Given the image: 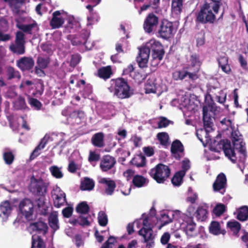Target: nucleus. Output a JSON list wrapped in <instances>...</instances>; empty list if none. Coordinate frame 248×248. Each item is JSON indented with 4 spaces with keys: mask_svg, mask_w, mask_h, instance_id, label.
I'll return each mask as SVG.
<instances>
[{
    "mask_svg": "<svg viewBox=\"0 0 248 248\" xmlns=\"http://www.w3.org/2000/svg\"><path fill=\"white\" fill-rule=\"evenodd\" d=\"M150 52L152 57L151 65L153 67H155L160 63L165 54V50L161 43L154 39H151L145 46L139 49L136 61L140 68L148 67Z\"/></svg>",
    "mask_w": 248,
    "mask_h": 248,
    "instance_id": "1",
    "label": "nucleus"
},
{
    "mask_svg": "<svg viewBox=\"0 0 248 248\" xmlns=\"http://www.w3.org/2000/svg\"><path fill=\"white\" fill-rule=\"evenodd\" d=\"M110 85L108 87L109 91L119 99L128 98L133 94L127 80L123 78L111 79Z\"/></svg>",
    "mask_w": 248,
    "mask_h": 248,
    "instance_id": "2",
    "label": "nucleus"
},
{
    "mask_svg": "<svg viewBox=\"0 0 248 248\" xmlns=\"http://www.w3.org/2000/svg\"><path fill=\"white\" fill-rule=\"evenodd\" d=\"M211 150L219 152L222 150L226 156H227L233 163H235L237 157L234 150L231 147V142L228 140L219 141L214 140L211 143Z\"/></svg>",
    "mask_w": 248,
    "mask_h": 248,
    "instance_id": "3",
    "label": "nucleus"
},
{
    "mask_svg": "<svg viewBox=\"0 0 248 248\" xmlns=\"http://www.w3.org/2000/svg\"><path fill=\"white\" fill-rule=\"evenodd\" d=\"M212 10V8L208 4L203 3L196 15V24H214L216 20L217 14Z\"/></svg>",
    "mask_w": 248,
    "mask_h": 248,
    "instance_id": "4",
    "label": "nucleus"
},
{
    "mask_svg": "<svg viewBox=\"0 0 248 248\" xmlns=\"http://www.w3.org/2000/svg\"><path fill=\"white\" fill-rule=\"evenodd\" d=\"M149 173L157 183L163 184L170 177L171 170L168 166L159 163L151 169Z\"/></svg>",
    "mask_w": 248,
    "mask_h": 248,
    "instance_id": "5",
    "label": "nucleus"
},
{
    "mask_svg": "<svg viewBox=\"0 0 248 248\" xmlns=\"http://www.w3.org/2000/svg\"><path fill=\"white\" fill-rule=\"evenodd\" d=\"M143 227L139 231L138 233L142 236L143 242L146 244V247L151 248L155 246V235L153 234V231L150 227L148 217H145L143 220Z\"/></svg>",
    "mask_w": 248,
    "mask_h": 248,
    "instance_id": "6",
    "label": "nucleus"
},
{
    "mask_svg": "<svg viewBox=\"0 0 248 248\" xmlns=\"http://www.w3.org/2000/svg\"><path fill=\"white\" fill-rule=\"evenodd\" d=\"M48 186V184L45 182L42 178L37 179L32 176L31 178L29 190L34 195L44 196L47 192Z\"/></svg>",
    "mask_w": 248,
    "mask_h": 248,
    "instance_id": "7",
    "label": "nucleus"
},
{
    "mask_svg": "<svg viewBox=\"0 0 248 248\" xmlns=\"http://www.w3.org/2000/svg\"><path fill=\"white\" fill-rule=\"evenodd\" d=\"M176 32L173 22L167 19L162 20L157 30L159 36L163 39H167L171 37Z\"/></svg>",
    "mask_w": 248,
    "mask_h": 248,
    "instance_id": "8",
    "label": "nucleus"
},
{
    "mask_svg": "<svg viewBox=\"0 0 248 248\" xmlns=\"http://www.w3.org/2000/svg\"><path fill=\"white\" fill-rule=\"evenodd\" d=\"M172 78L175 81H182L187 78L188 80L192 81L198 79L195 74L190 71L186 66L183 67L181 69L173 71L172 73Z\"/></svg>",
    "mask_w": 248,
    "mask_h": 248,
    "instance_id": "9",
    "label": "nucleus"
},
{
    "mask_svg": "<svg viewBox=\"0 0 248 248\" xmlns=\"http://www.w3.org/2000/svg\"><path fill=\"white\" fill-rule=\"evenodd\" d=\"M187 62L189 63L186 65L190 71L195 74L196 77L198 79L199 76L198 73L200 70L202 62L200 60V56L197 53L191 54Z\"/></svg>",
    "mask_w": 248,
    "mask_h": 248,
    "instance_id": "10",
    "label": "nucleus"
},
{
    "mask_svg": "<svg viewBox=\"0 0 248 248\" xmlns=\"http://www.w3.org/2000/svg\"><path fill=\"white\" fill-rule=\"evenodd\" d=\"M159 18L153 13H149L145 18L143 28L146 33H150L155 31L158 24Z\"/></svg>",
    "mask_w": 248,
    "mask_h": 248,
    "instance_id": "11",
    "label": "nucleus"
},
{
    "mask_svg": "<svg viewBox=\"0 0 248 248\" xmlns=\"http://www.w3.org/2000/svg\"><path fill=\"white\" fill-rule=\"evenodd\" d=\"M33 204L31 200L25 199L19 203V208L22 214L27 219H30L33 212Z\"/></svg>",
    "mask_w": 248,
    "mask_h": 248,
    "instance_id": "12",
    "label": "nucleus"
},
{
    "mask_svg": "<svg viewBox=\"0 0 248 248\" xmlns=\"http://www.w3.org/2000/svg\"><path fill=\"white\" fill-rule=\"evenodd\" d=\"M227 178L224 173H220L217 176L213 184V188L215 192H219L222 195L226 192Z\"/></svg>",
    "mask_w": 248,
    "mask_h": 248,
    "instance_id": "13",
    "label": "nucleus"
},
{
    "mask_svg": "<svg viewBox=\"0 0 248 248\" xmlns=\"http://www.w3.org/2000/svg\"><path fill=\"white\" fill-rule=\"evenodd\" d=\"M116 163L115 158L107 155L103 156L100 161V168L102 171L106 172L113 168Z\"/></svg>",
    "mask_w": 248,
    "mask_h": 248,
    "instance_id": "14",
    "label": "nucleus"
},
{
    "mask_svg": "<svg viewBox=\"0 0 248 248\" xmlns=\"http://www.w3.org/2000/svg\"><path fill=\"white\" fill-rule=\"evenodd\" d=\"M34 65V61L31 57H23L16 61L17 66L22 71H29Z\"/></svg>",
    "mask_w": 248,
    "mask_h": 248,
    "instance_id": "15",
    "label": "nucleus"
},
{
    "mask_svg": "<svg viewBox=\"0 0 248 248\" xmlns=\"http://www.w3.org/2000/svg\"><path fill=\"white\" fill-rule=\"evenodd\" d=\"M30 228L33 231L45 235L47 232L48 226L46 223L41 221L31 223Z\"/></svg>",
    "mask_w": 248,
    "mask_h": 248,
    "instance_id": "16",
    "label": "nucleus"
},
{
    "mask_svg": "<svg viewBox=\"0 0 248 248\" xmlns=\"http://www.w3.org/2000/svg\"><path fill=\"white\" fill-rule=\"evenodd\" d=\"M211 96L214 97L217 102L220 104H224L226 100L227 94L223 91L219 90L217 88L213 87L209 89Z\"/></svg>",
    "mask_w": 248,
    "mask_h": 248,
    "instance_id": "17",
    "label": "nucleus"
},
{
    "mask_svg": "<svg viewBox=\"0 0 248 248\" xmlns=\"http://www.w3.org/2000/svg\"><path fill=\"white\" fill-rule=\"evenodd\" d=\"M208 109L206 106L202 108L203 121L205 129L208 132L213 130V118L208 115Z\"/></svg>",
    "mask_w": 248,
    "mask_h": 248,
    "instance_id": "18",
    "label": "nucleus"
},
{
    "mask_svg": "<svg viewBox=\"0 0 248 248\" xmlns=\"http://www.w3.org/2000/svg\"><path fill=\"white\" fill-rule=\"evenodd\" d=\"M183 229L187 235L193 236V232L196 228V223L194 222L193 217H187L186 220L182 224Z\"/></svg>",
    "mask_w": 248,
    "mask_h": 248,
    "instance_id": "19",
    "label": "nucleus"
},
{
    "mask_svg": "<svg viewBox=\"0 0 248 248\" xmlns=\"http://www.w3.org/2000/svg\"><path fill=\"white\" fill-rule=\"evenodd\" d=\"M61 14L59 11H55L52 14V18L50 21V25L52 29H59L63 24L64 21L62 17H59Z\"/></svg>",
    "mask_w": 248,
    "mask_h": 248,
    "instance_id": "20",
    "label": "nucleus"
},
{
    "mask_svg": "<svg viewBox=\"0 0 248 248\" xmlns=\"http://www.w3.org/2000/svg\"><path fill=\"white\" fill-rule=\"evenodd\" d=\"M12 208L8 201L2 202L0 204V217L3 220H6L11 214Z\"/></svg>",
    "mask_w": 248,
    "mask_h": 248,
    "instance_id": "21",
    "label": "nucleus"
},
{
    "mask_svg": "<svg viewBox=\"0 0 248 248\" xmlns=\"http://www.w3.org/2000/svg\"><path fill=\"white\" fill-rule=\"evenodd\" d=\"M92 144L96 147L102 148L104 146V134L102 132H98L94 134L92 139Z\"/></svg>",
    "mask_w": 248,
    "mask_h": 248,
    "instance_id": "22",
    "label": "nucleus"
},
{
    "mask_svg": "<svg viewBox=\"0 0 248 248\" xmlns=\"http://www.w3.org/2000/svg\"><path fill=\"white\" fill-rule=\"evenodd\" d=\"M219 67L222 71L227 74L231 72V68L228 63V58L226 56H220L217 59Z\"/></svg>",
    "mask_w": 248,
    "mask_h": 248,
    "instance_id": "23",
    "label": "nucleus"
},
{
    "mask_svg": "<svg viewBox=\"0 0 248 248\" xmlns=\"http://www.w3.org/2000/svg\"><path fill=\"white\" fill-rule=\"evenodd\" d=\"M85 117V112L82 110H74L69 114L68 119L73 123L79 124Z\"/></svg>",
    "mask_w": 248,
    "mask_h": 248,
    "instance_id": "24",
    "label": "nucleus"
},
{
    "mask_svg": "<svg viewBox=\"0 0 248 248\" xmlns=\"http://www.w3.org/2000/svg\"><path fill=\"white\" fill-rule=\"evenodd\" d=\"M113 74L110 66L102 67L97 70V76L101 78L106 80L110 78Z\"/></svg>",
    "mask_w": 248,
    "mask_h": 248,
    "instance_id": "25",
    "label": "nucleus"
},
{
    "mask_svg": "<svg viewBox=\"0 0 248 248\" xmlns=\"http://www.w3.org/2000/svg\"><path fill=\"white\" fill-rule=\"evenodd\" d=\"M209 229L210 232L214 235H224L226 233V231L222 229L219 223L216 221H212L211 222Z\"/></svg>",
    "mask_w": 248,
    "mask_h": 248,
    "instance_id": "26",
    "label": "nucleus"
},
{
    "mask_svg": "<svg viewBox=\"0 0 248 248\" xmlns=\"http://www.w3.org/2000/svg\"><path fill=\"white\" fill-rule=\"evenodd\" d=\"M100 182L107 186V187L105 189V193L108 195H111L116 186L114 181L103 178L101 179Z\"/></svg>",
    "mask_w": 248,
    "mask_h": 248,
    "instance_id": "27",
    "label": "nucleus"
},
{
    "mask_svg": "<svg viewBox=\"0 0 248 248\" xmlns=\"http://www.w3.org/2000/svg\"><path fill=\"white\" fill-rule=\"evenodd\" d=\"M194 215L198 221H203L207 218L208 211L204 206H199Z\"/></svg>",
    "mask_w": 248,
    "mask_h": 248,
    "instance_id": "28",
    "label": "nucleus"
},
{
    "mask_svg": "<svg viewBox=\"0 0 248 248\" xmlns=\"http://www.w3.org/2000/svg\"><path fill=\"white\" fill-rule=\"evenodd\" d=\"M183 0H171V12L175 16H179L182 11Z\"/></svg>",
    "mask_w": 248,
    "mask_h": 248,
    "instance_id": "29",
    "label": "nucleus"
},
{
    "mask_svg": "<svg viewBox=\"0 0 248 248\" xmlns=\"http://www.w3.org/2000/svg\"><path fill=\"white\" fill-rule=\"evenodd\" d=\"M9 49L13 53L18 55H23L25 53V44L15 43L9 46Z\"/></svg>",
    "mask_w": 248,
    "mask_h": 248,
    "instance_id": "30",
    "label": "nucleus"
},
{
    "mask_svg": "<svg viewBox=\"0 0 248 248\" xmlns=\"http://www.w3.org/2000/svg\"><path fill=\"white\" fill-rule=\"evenodd\" d=\"M31 248H46V246L41 236L33 235L31 238Z\"/></svg>",
    "mask_w": 248,
    "mask_h": 248,
    "instance_id": "31",
    "label": "nucleus"
},
{
    "mask_svg": "<svg viewBox=\"0 0 248 248\" xmlns=\"http://www.w3.org/2000/svg\"><path fill=\"white\" fill-rule=\"evenodd\" d=\"M233 148L234 150L235 149L240 153L244 155H246V151L245 147V143L243 142V139H239L238 140H234L232 141Z\"/></svg>",
    "mask_w": 248,
    "mask_h": 248,
    "instance_id": "32",
    "label": "nucleus"
},
{
    "mask_svg": "<svg viewBox=\"0 0 248 248\" xmlns=\"http://www.w3.org/2000/svg\"><path fill=\"white\" fill-rule=\"evenodd\" d=\"M130 162L138 168L142 167L146 165V158L141 154L138 155L132 158Z\"/></svg>",
    "mask_w": 248,
    "mask_h": 248,
    "instance_id": "33",
    "label": "nucleus"
},
{
    "mask_svg": "<svg viewBox=\"0 0 248 248\" xmlns=\"http://www.w3.org/2000/svg\"><path fill=\"white\" fill-rule=\"evenodd\" d=\"M149 180L144 176L140 175H136L133 177L132 183L134 186L137 187H141L146 184H148Z\"/></svg>",
    "mask_w": 248,
    "mask_h": 248,
    "instance_id": "34",
    "label": "nucleus"
},
{
    "mask_svg": "<svg viewBox=\"0 0 248 248\" xmlns=\"http://www.w3.org/2000/svg\"><path fill=\"white\" fill-rule=\"evenodd\" d=\"M48 224L50 228L56 231L59 229L58 215L56 213H51L48 217Z\"/></svg>",
    "mask_w": 248,
    "mask_h": 248,
    "instance_id": "35",
    "label": "nucleus"
},
{
    "mask_svg": "<svg viewBox=\"0 0 248 248\" xmlns=\"http://www.w3.org/2000/svg\"><path fill=\"white\" fill-rule=\"evenodd\" d=\"M71 42L73 46H78L82 44L85 45L86 43L87 38L82 35H70Z\"/></svg>",
    "mask_w": 248,
    "mask_h": 248,
    "instance_id": "36",
    "label": "nucleus"
},
{
    "mask_svg": "<svg viewBox=\"0 0 248 248\" xmlns=\"http://www.w3.org/2000/svg\"><path fill=\"white\" fill-rule=\"evenodd\" d=\"M94 187V182L93 179L85 177L83 181H81L80 188L82 190H91Z\"/></svg>",
    "mask_w": 248,
    "mask_h": 248,
    "instance_id": "37",
    "label": "nucleus"
},
{
    "mask_svg": "<svg viewBox=\"0 0 248 248\" xmlns=\"http://www.w3.org/2000/svg\"><path fill=\"white\" fill-rule=\"evenodd\" d=\"M237 218L241 221H245L248 220V206H242L238 210Z\"/></svg>",
    "mask_w": 248,
    "mask_h": 248,
    "instance_id": "38",
    "label": "nucleus"
},
{
    "mask_svg": "<svg viewBox=\"0 0 248 248\" xmlns=\"http://www.w3.org/2000/svg\"><path fill=\"white\" fill-rule=\"evenodd\" d=\"M6 72L7 78L8 80H11L15 78L20 79L21 78L20 73L12 66H7L6 67Z\"/></svg>",
    "mask_w": 248,
    "mask_h": 248,
    "instance_id": "39",
    "label": "nucleus"
},
{
    "mask_svg": "<svg viewBox=\"0 0 248 248\" xmlns=\"http://www.w3.org/2000/svg\"><path fill=\"white\" fill-rule=\"evenodd\" d=\"M185 175V172L183 171L176 172L171 179L172 184L175 186L181 185Z\"/></svg>",
    "mask_w": 248,
    "mask_h": 248,
    "instance_id": "40",
    "label": "nucleus"
},
{
    "mask_svg": "<svg viewBox=\"0 0 248 248\" xmlns=\"http://www.w3.org/2000/svg\"><path fill=\"white\" fill-rule=\"evenodd\" d=\"M227 227L232 232L233 235L237 236L241 229V224L237 221H229L227 223Z\"/></svg>",
    "mask_w": 248,
    "mask_h": 248,
    "instance_id": "41",
    "label": "nucleus"
},
{
    "mask_svg": "<svg viewBox=\"0 0 248 248\" xmlns=\"http://www.w3.org/2000/svg\"><path fill=\"white\" fill-rule=\"evenodd\" d=\"M170 150L171 153L174 154L178 152H183L184 148L181 142L178 140H176L172 142Z\"/></svg>",
    "mask_w": 248,
    "mask_h": 248,
    "instance_id": "42",
    "label": "nucleus"
},
{
    "mask_svg": "<svg viewBox=\"0 0 248 248\" xmlns=\"http://www.w3.org/2000/svg\"><path fill=\"white\" fill-rule=\"evenodd\" d=\"M66 202V195L64 192H61L56 195L54 200V205L57 208L60 207Z\"/></svg>",
    "mask_w": 248,
    "mask_h": 248,
    "instance_id": "43",
    "label": "nucleus"
},
{
    "mask_svg": "<svg viewBox=\"0 0 248 248\" xmlns=\"http://www.w3.org/2000/svg\"><path fill=\"white\" fill-rule=\"evenodd\" d=\"M156 87L155 81L153 79L149 78L145 84L146 93H155L156 92Z\"/></svg>",
    "mask_w": 248,
    "mask_h": 248,
    "instance_id": "44",
    "label": "nucleus"
},
{
    "mask_svg": "<svg viewBox=\"0 0 248 248\" xmlns=\"http://www.w3.org/2000/svg\"><path fill=\"white\" fill-rule=\"evenodd\" d=\"M76 210L78 213L85 215L89 212L90 207L86 202H82L78 204Z\"/></svg>",
    "mask_w": 248,
    "mask_h": 248,
    "instance_id": "45",
    "label": "nucleus"
},
{
    "mask_svg": "<svg viewBox=\"0 0 248 248\" xmlns=\"http://www.w3.org/2000/svg\"><path fill=\"white\" fill-rule=\"evenodd\" d=\"M47 141L48 140L46 137H44L41 140L39 144L34 149L31 155V158H34L35 157L39 155V154H38V151L44 149L47 143Z\"/></svg>",
    "mask_w": 248,
    "mask_h": 248,
    "instance_id": "46",
    "label": "nucleus"
},
{
    "mask_svg": "<svg viewBox=\"0 0 248 248\" xmlns=\"http://www.w3.org/2000/svg\"><path fill=\"white\" fill-rule=\"evenodd\" d=\"M156 137L161 145L164 146H168L169 144V136L167 132H159L157 134Z\"/></svg>",
    "mask_w": 248,
    "mask_h": 248,
    "instance_id": "47",
    "label": "nucleus"
},
{
    "mask_svg": "<svg viewBox=\"0 0 248 248\" xmlns=\"http://www.w3.org/2000/svg\"><path fill=\"white\" fill-rule=\"evenodd\" d=\"M210 2L205 1L204 3L208 4L215 14H218L219 9L222 5V0H210Z\"/></svg>",
    "mask_w": 248,
    "mask_h": 248,
    "instance_id": "48",
    "label": "nucleus"
},
{
    "mask_svg": "<svg viewBox=\"0 0 248 248\" xmlns=\"http://www.w3.org/2000/svg\"><path fill=\"white\" fill-rule=\"evenodd\" d=\"M36 26V23L25 25L19 23L18 22V23L16 24V27L17 28L22 30L23 32L28 34H31V31L33 28H34Z\"/></svg>",
    "mask_w": 248,
    "mask_h": 248,
    "instance_id": "49",
    "label": "nucleus"
},
{
    "mask_svg": "<svg viewBox=\"0 0 248 248\" xmlns=\"http://www.w3.org/2000/svg\"><path fill=\"white\" fill-rule=\"evenodd\" d=\"M2 157L5 164L8 165H11L15 160V155L11 151L4 152Z\"/></svg>",
    "mask_w": 248,
    "mask_h": 248,
    "instance_id": "50",
    "label": "nucleus"
},
{
    "mask_svg": "<svg viewBox=\"0 0 248 248\" xmlns=\"http://www.w3.org/2000/svg\"><path fill=\"white\" fill-rule=\"evenodd\" d=\"M50 60L49 57H38L37 60V64L38 67L42 69L46 68L50 63Z\"/></svg>",
    "mask_w": 248,
    "mask_h": 248,
    "instance_id": "51",
    "label": "nucleus"
},
{
    "mask_svg": "<svg viewBox=\"0 0 248 248\" xmlns=\"http://www.w3.org/2000/svg\"><path fill=\"white\" fill-rule=\"evenodd\" d=\"M98 221L101 226H106L108 222V217L104 211H100L98 215Z\"/></svg>",
    "mask_w": 248,
    "mask_h": 248,
    "instance_id": "52",
    "label": "nucleus"
},
{
    "mask_svg": "<svg viewBox=\"0 0 248 248\" xmlns=\"http://www.w3.org/2000/svg\"><path fill=\"white\" fill-rule=\"evenodd\" d=\"M24 3L9 2V5L13 12L16 15L20 14V9Z\"/></svg>",
    "mask_w": 248,
    "mask_h": 248,
    "instance_id": "53",
    "label": "nucleus"
},
{
    "mask_svg": "<svg viewBox=\"0 0 248 248\" xmlns=\"http://www.w3.org/2000/svg\"><path fill=\"white\" fill-rule=\"evenodd\" d=\"M52 175L58 179L63 177V174L60 169L56 166H53L49 168Z\"/></svg>",
    "mask_w": 248,
    "mask_h": 248,
    "instance_id": "54",
    "label": "nucleus"
},
{
    "mask_svg": "<svg viewBox=\"0 0 248 248\" xmlns=\"http://www.w3.org/2000/svg\"><path fill=\"white\" fill-rule=\"evenodd\" d=\"M160 221L161 222L160 227L164 226L172 221V218L170 217L168 214L163 213L161 214Z\"/></svg>",
    "mask_w": 248,
    "mask_h": 248,
    "instance_id": "55",
    "label": "nucleus"
},
{
    "mask_svg": "<svg viewBox=\"0 0 248 248\" xmlns=\"http://www.w3.org/2000/svg\"><path fill=\"white\" fill-rule=\"evenodd\" d=\"M225 211V206L223 204H217L213 209L214 214L217 217L221 215Z\"/></svg>",
    "mask_w": 248,
    "mask_h": 248,
    "instance_id": "56",
    "label": "nucleus"
},
{
    "mask_svg": "<svg viewBox=\"0 0 248 248\" xmlns=\"http://www.w3.org/2000/svg\"><path fill=\"white\" fill-rule=\"evenodd\" d=\"M25 34L21 31H17L16 34L15 43L25 44Z\"/></svg>",
    "mask_w": 248,
    "mask_h": 248,
    "instance_id": "57",
    "label": "nucleus"
},
{
    "mask_svg": "<svg viewBox=\"0 0 248 248\" xmlns=\"http://www.w3.org/2000/svg\"><path fill=\"white\" fill-rule=\"evenodd\" d=\"M29 104L36 110H40L42 107V104L38 100L34 98H31L29 100Z\"/></svg>",
    "mask_w": 248,
    "mask_h": 248,
    "instance_id": "58",
    "label": "nucleus"
},
{
    "mask_svg": "<svg viewBox=\"0 0 248 248\" xmlns=\"http://www.w3.org/2000/svg\"><path fill=\"white\" fill-rule=\"evenodd\" d=\"M100 159V155L96 153L94 151H90L88 157V161L89 162H97Z\"/></svg>",
    "mask_w": 248,
    "mask_h": 248,
    "instance_id": "59",
    "label": "nucleus"
},
{
    "mask_svg": "<svg viewBox=\"0 0 248 248\" xmlns=\"http://www.w3.org/2000/svg\"><path fill=\"white\" fill-rule=\"evenodd\" d=\"M170 121L168 120L166 117H160V121L158 122V128H162L167 127L170 124Z\"/></svg>",
    "mask_w": 248,
    "mask_h": 248,
    "instance_id": "60",
    "label": "nucleus"
},
{
    "mask_svg": "<svg viewBox=\"0 0 248 248\" xmlns=\"http://www.w3.org/2000/svg\"><path fill=\"white\" fill-rule=\"evenodd\" d=\"M16 104L18 109H24L26 106V104L25 99L22 97H19L18 99L16 102Z\"/></svg>",
    "mask_w": 248,
    "mask_h": 248,
    "instance_id": "61",
    "label": "nucleus"
},
{
    "mask_svg": "<svg viewBox=\"0 0 248 248\" xmlns=\"http://www.w3.org/2000/svg\"><path fill=\"white\" fill-rule=\"evenodd\" d=\"M73 212V208L72 207H66L62 211L63 216L66 218H69L71 217Z\"/></svg>",
    "mask_w": 248,
    "mask_h": 248,
    "instance_id": "62",
    "label": "nucleus"
},
{
    "mask_svg": "<svg viewBox=\"0 0 248 248\" xmlns=\"http://www.w3.org/2000/svg\"><path fill=\"white\" fill-rule=\"evenodd\" d=\"M78 224L82 227L89 226L90 225V222L88 220V218L82 216H79L78 217Z\"/></svg>",
    "mask_w": 248,
    "mask_h": 248,
    "instance_id": "63",
    "label": "nucleus"
},
{
    "mask_svg": "<svg viewBox=\"0 0 248 248\" xmlns=\"http://www.w3.org/2000/svg\"><path fill=\"white\" fill-rule=\"evenodd\" d=\"M238 61L241 67L245 70L248 69V63L246 60L244 58L242 55L240 54L238 57Z\"/></svg>",
    "mask_w": 248,
    "mask_h": 248,
    "instance_id": "64",
    "label": "nucleus"
}]
</instances>
